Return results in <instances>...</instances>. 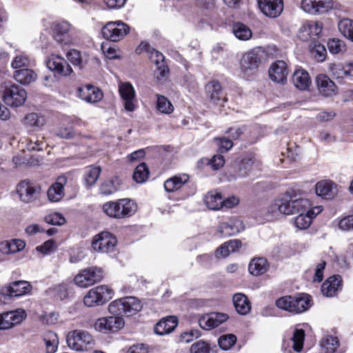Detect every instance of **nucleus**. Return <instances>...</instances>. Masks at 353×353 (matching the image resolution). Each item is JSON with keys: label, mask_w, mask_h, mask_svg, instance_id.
<instances>
[{"label": "nucleus", "mask_w": 353, "mask_h": 353, "mask_svg": "<svg viewBox=\"0 0 353 353\" xmlns=\"http://www.w3.org/2000/svg\"><path fill=\"white\" fill-rule=\"evenodd\" d=\"M309 207L310 201L307 199H296L285 194L272 202L268 208V212L273 216L290 215L305 211Z\"/></svg>", "instance_id": "1"}, {"label": "nucleus", "mask_w": 353, "mask_h": 353, "mask_svg": "<svg viewBox=\"0 0 353 353\" xmlns=\"http://www.w3.org/2000/svg\"><path fill=\"white\" fill-rule=\"evenodd\" d=\"M102 210L110 218L122 219L134 214L137 205L133 200L125 198L103 203Z\"/></svg>", "instance_id": "2"}, {"label": "nucleus", "mask_w": 353, "mask_h": 353, "mask_svg": "<svg viewBox=\"0 0 353 353\" xmlns=\"http://www.w3.org/2000/svg\"><path fill=\"white\" fill-rule=\"evenodd\" d=\"M312 298L306 294L296 296H283L275 301L276 306L292 314H297L307 310L311 307Z\"/></svg>", "instance_id": "3"}, {"label": "nucleus", "mask_w": 353, "mask_h": 353, "mask_svg": "<svg viewBox=\"0 0 353 353\" xmlns=\"http://www.w3.org/2000/svg\"><path fill=\"white\" fill-rule=\"evenodd\" d=\"M67 344L72 350L85 352L94 348L95 340L86 330H75L67 335Z\"/></svg>", "instance_id": "4"}, {"label": "nucleus", "mask_w": 353, "mask_h": 353, "mask_svg": "<svg viewBox=\"0 0 353 353\" xmlns=\"http://www.w3.org/2000/svg\"><path fill=\"white\" fill-rule=\"evenodd\" d=\"M114 291L109 286L101 285L90 289L83 298V303L88 307L103 305L114 296Z\"/></svg>", "instance_id": "5"}, {"label": "nucleus", "mask_w": 353, "mask_h": 353, "mask_svg": "<svg viewBox=\"0 0 353 353\" xmlns=\"http://www.w3.org/2000/svg\"><path fill=\"white\" fill-rule=\"evenodd\" d=\"M142 308L141 302L134 296H126L114 301L108 305L110 314H123L132 316L139 312Z\"/></svg>", "instance_id": "6"}, {"label": "nucleus", "mask_w": 353, "mask_h": 353, "mask_svg": "<svg viewBox=\"0 0 353 353\" xmlns=\"http://www.w3.org/2000/svg\"><path fill=\"white\" fill-rule=\"evenodd\" d=\"M103 279V270L97 267L81 270L74 277V283L80 288H88Z\"/></svg>", "instance_id": "7"}, {"label": "nucleus", "mask_w": 353, "mask_h": 353, "mask_svg": "<svg viewBox=\"0 0 353 353\" xmlns=\"http://www.w3.org/2000/svg\"><path fill=\"white\" fill-rule=\"evenodd\" d=\"M112 316L98 319L94 323L96 330L108 333L115 332L122 329L125 321L120 314H112Z\"/></svg>", "instance_id": "8"}, {"label": "nucleus", "mask_w": 353, "mask_h": 353, "mask_svg": "<svg viewBox=\"0 0 353 353\" xmlns=\"http://www.w3.org/2000/svg\"><path fill=\"white\" fill-rule=\"evenodd\" d=\"M130 31L129 26L120 21L106 23L102 28V34L107 40L117 42L121 40Z\"/></svg>", "instance_id": "9"}, {"label": "nucleus", "mask_w": 353, "mask_h": 353, "mask_svg": "<svg viewBox=\"0 0 353 353\" xmlns=\"http://www.w3.org/2000/svg\"><path fill=\"white\" fill-rule=\"evenodd\" d=\"M27 99V92L24 88L13 84L6 87L3 91V100L5 103L11 107L21 106Z\"/></svg>", "instance_id": "10"}, {"label": "nucleus", "mask_w": 353, "mask_h": 353, "mask_svg": "<svg viewBox=\"0 0 353 353\" xmlns=\"http://www.w3.org/2000/svg\"><path fill=\"white\" fill-rule=\"evenodd\" d=\"M40 187L28 181H23L17 187V192L21 201L25 203L34 202L40 196Z\"/></svg>", "instance_id": "11"}, {"label": "nucleus", "mask_w": 353, "mask_h": 353, "mask_svg": "<svg viewBox=\"0 0 353 353\" xmlns=\"http://www.w3.org/2000/svg\"><path fill=\"white\" fill-rule=\"evenodd\" d=\"M116 244L115 236L108 232H103L94 236L92 247L95 251L107 253L113 251Z\"/></svg>", "instance_id": "12"}, {"label": "nucleus", "mask_w": 353, "mask_h": 353, "mask_svg": "<svg viewBox=\"0 0 353 353\" xmlns=\"http://www.w3.org/2000/svg\"><path fill=\"white\" fill-rule=\"evenodd\" d=\"M26 317L25 310L17 309L0 314V330H8L21 323Z\"/></svg>", "instance_id": "13"}, {"label": "nucleus", "mask_w": 353, "mask_h": 353, "mask_svg": "<svg viewBox=\"0 0 353 353\" xmlns=\"http://www.w3.org/2000/svg\"><path fill=\"white\" fill-rule=\"evenodd\" d=\"M260 11L267 17L274 19L283 11V0H257Z\"/></svg>", "instance_id": "14"}, {"label": "nucleus", "mask_w": 353, "mask_h": 353, "mask_svg": "<svg viewBox=\"0 0 353 353\" xmlns=\"http://www.w3.org/2000/svg\"><path fill=\"white\" fill-rule=\"evenodd\" d=\"M301 9L309 14H323L333 8L331 0H302Z\"/></svg>", "instance_id": "15"}, {"label": "nucleus", "mask_w": 353, "mask_h": 353, "mask_svg": "<svg viewBox=\"0 0 353 353\" xmlns=\"http://www.w3.org/2000/svg\"><path fill=\"white\" fill-rule=\"evenodd\" d=\"M261 61L254 51H250L245 53L240 61L241 70L246 75L250 76L258 71Z\"/></svg>", "instance_id": "16"}, {"label": "nucleus", "mask_w": 353, "mask_h": 353, "mask_svg": "<svg viewBox=\"0 0 353 353\" xmlns=\"http://www.w3.org/2000/svg\"><path fill=\"white\" fill-rule=\"evenodd\" d=\"M52 37L55 41L62 44H68L71 41L70 30L71 25L65 21L54 22L51 25Z\"/></svg>", "instance_id": "17"}, {"label": "nucleus", "mask_w": 353, "mask_h": 353, "mask_svg": "<svg viewBox=\"0 0 353 353\" xmlns=\"http://www.w3.org/2000/svg\"><path fill=\"white\" fill-rule=\"evenodd\" d=\"M46 65L51 71L62 76L70 75L72 72V68L67 61L58 55H51L46 61Z\"/></svg>", "instance_id": "18"}, {"label": "nucleus", "mask_w": 353, "mask_h": 353, "mask_svg": "<svg viewBox=\"0 0 353 353\" xmlns=\"http://www.w3.org/2000/svg\"><path fill=\"white\" fill-rule=\"evenodd\" d=\"M228 319V314L225 313L213 312L203 314L199 319L200 327L204 330H212L226 321Z\"/></svg>", "instance_id": "19"}, {"label": "nucleus", "mask_w": 353, "mask_h": 353, "mask_svg": "<svg viewBox=\"0 0 353 353\" xmlns=\"http://www.w3.org/2000/svg\"><path fill=\"white\" fill-rule=\"evenodd\" d=\"M77 93L80 99L90 103L101 101L103 97L101 90L89 84L79 87L77 90Z\"/></svg>", "instance_id": "20"}, {"label": "nucleus", "mask_w": 353, "mask_h": 353, "mask_svg": "<svg viewBox=\"0 0 353 353\" xmlns=\"http://www.w3.org/2000/svg\"><path fill=\"white\" fill-rule=\"evenodd\" d=\"M245 228L243 223L236 218H231L220 224L218 232L223 236H230L237 234Z\"/></svg>", "instance_id": "21"}, {"label": "nucleus", "mask_w": 353, "mask_h": 353, "mask_svg": "<svg viewBox=\"0 0 353 353\" xmlns=\"http://www.w3.org/2000/svg\"><path fill=\"white\" fill-rule=\"evenodd\" d=\"M268 73L272 81L277 83H285L288 74L287 64L283 61H277L271 65Z\"/></svg>", "instance_id": "22"}, {"label": "nucleus", "mask_w": 353, "mask_h": 353, "mask_svg": "<svg viewBox=\"0 0 353 353\" xmlns=\"http://www.w3.org/2000/svg\"><path fill=\"white\" fill-rule=\"evenodd\" d=\"M119 92L121 99L124 101L125 110L133 112L135 110V105L133 102L135 98V90L130 83H121L119 85Z\"/></svg>", "instance_id": "23"}, {"label": "nucleus", "mask_w": 353, "mask_h": 353, "mask_svg": "<svg viewBox=\"0 0 353 353\" xmlns=\"http://www.w3.org/2000/svg\"><path fill=\"white\" fill-rule=\"evenodd\" d=\"M319 92L325 97H332L337 93L335 83L325 74H319L316 79Z\"/></svg>", "instance_id": "24"}, {"label": "nucleus", "mask_w": 353, "mask_h": 353, "mask_svg": "<svg viewBox=\"0 0 353 353\" xmlns=\"http://www.w3.org/2000/svg\"><path fill=\"white\" fill-rule=\"evenodd\" d=\"M67 183V179L64 176H60L57 181L49 188L47 195L50 201L58 202L64 196V186Z\"/></svg>", "instance_id": "25"}, {"label": "nucleus", "mask_w": 353, "mask_h": 353, "mask_svg": "<svg viewBox=\"0 0 353 353\" xmlns=\"http://www.w3.org/2000/svg\"><path fill=\"white\" fill-rule=\"evenodd\" d=\"M342 288V280L340 276L329 277L322 285L321 292L327 297H332L336 294Z\"/></svg>", "instance_id": "26"}, {"label": "nucleus", "mask_w": 353, "mask_h": 353, "mask_svg": "<svg viewBox=\"0 0 353 353\" xmlns=\"http://www.w3.org/2000/svg\"><path fill=\"white\" fill-rule=\"evenodd\" d=\"M31 290L30 283L25 281L12 283L3 290V294L9 296H21L28 294Z\"/></svg>", "instance_id": "27"}, {"label": "nucleus", "mask_w": 353, "mask_h": 353, "mask_svg": "<svg viewBox=\"0 0 353 353\" xmlns=\"http://www.w3.org/2000/svg\"><path fill=\"white\" fill-rule=\"evenodd\" d=\"M331 75L336 79H343L345 77H353V63L345 65L341 63H331L329 64Z\"/></svg>", "instance_id": "28"}, {"label": "nucleus", "mask_w": 353, "mask_h": 353, "mask_svg": "<svg viewBox=\"0 0 353 353\" xmlns=\"http://www.w3.org/2000/svg\"><path fill=\"white\" fill-rule=\"evenodd\" d=\"M178 321L175 316H168L159 321L154 328L158 335H165L172 332L177 326Z\"/></svg>", "instance_id": "29"}, {"label": "nucleus", "mask_w": 353, "mask_h": 353, "mask_svg": "<svg viewBox=\"0 0 353 353\" xmlns=\"http://www.w3.org/2000/svg\"><path fill=\"white\" fill-rule=\"evenodd\" d=\"M292 82L296 88L305 90L311 85V79L306 70L299 69L295 70L292 75Z\"/></svg>", "instance_id": "30"}, {"label": "nucleus", "mask_w": 353, "mask_h": 353, "mask_svg": "<svg viewBox=\"0 0 353 353\" xmlns=\"http://www.w3.org/2000/svg\"><path fill=\"white\" fill-rule=\"evenodd\" d=\"M189 180L187 174L176 175L164 183V188L168 192H172L181 188Z\"/></svg>", "instance_id": "31"}, {"label": "nucleus", "mask_w": 353, "mask_h": 353, "mask_svg": "<svg viewBox=\"0 0 353 353\" xmlns=\"http://www.w3.org/2000/svg\"><path fill=\"white\" fill-rule=\"evenodd\" d=\"M233 303L236 312L241 315L248 314L251 310L250 302L244 294H235L233 296Z\"/></svg>", "instance_id": "32"}, {"label": "nucleus", "mask_w": 353, "mask_h": 353, "mask_svg": "<svg viewBox=\"0 0 353 353\" xmlns=\"http://www.w3.org/2000/svg\"><path fill=\"white\" fill-rule=\"evenodd\" d=\"M269 268V264L265 258L253 259L249 263V272L254 276H260L265 274Z\"/></svg>", "instance_id": "33"}, {"label": "nucleus", "mask_w": 353, "mask_h": 353, "mask_svg": "<svg viewBox=\"0 0 353 353\" xmlns=\"http://www.w3.org/2000/svg\"><path fill=\"white\" fill-rule=\"evenodd\" d=\"M206 90L209 94L210 99L215 103L222 101H226L227 99L222 94L221 84L216 81H212L206 85Z\"/></svg>", "instance_id": "34"}, {"label": "nucleus", "mask_w": 353, "mask_h": 353, "mask_svg": "<svg viewBox=\"0 0 353 353\" xmlns=\"http://www.w3.org/2000/svg\"><path fill=\"white\" fill-rule=\"evenodd\" d=\"M22 123L26 128L33 130L40 129L46 123V119L43 116L37 113H29L23 119Z\"/></svg>", "instance_id": "35"}, {"label": "nucleus", "mask_w": 353, "mask_h": 353, "mask_svg": "<svg viewBox=\"0 0 353 353\" xmlns=\"http://www.w3.org/2000/svg\"><path fill=\"white\" fill-rule=\"evenodd\" d=\"M13 76L17 82L23 85H28L37 78V74L32 70L28 68L17 70L14 72Z\"/></svg>", "instance_id": "36"}, {"label": "nucleus", "mask_w": 353, "mask_h": 353, "mask_svg": "<svg viewBox=\"0 0 353 353\" xmlns=\"http://www.w3.org/2000/svg\"><path fill=\"white\" fill-rule=\"evenodd\" d=\"M150 59L156 65L157 69L159 70L160 75L161 77H165L168 72V68L164 62L163 54L161 52L152 49L150 51Z\"/></svg>", "instance_id": "37"}, {"label": "nucleus", "mask_w": 353, "mask_h": 353, "mask_svg": "<svg viewBox=\"0 0 353 353\" xmlns=\"http://www.w3.org/2000/svg\"><path fill=\"white\" fill-rule=\"evenodd\" d=\"M316 192L317 195L326 199L333 198L336 194L333 183L327 181L318 182L316 185Z\"/></svg>", "instance_id": "38"}, {"label": "nucleus", "mask_w": 353, "mask_h": 353, "mask_svg": "<svg viewBox=\"0 0 353 353\" xmlns=\"http://www.w3.org/2000/svg\"><path fill=\"white\" fill-rule=\"evenodd\" d=\"M204 201L210 210H218L223 208V197L219 192H208L204 198Z\"/></svg>", "instance_id": "39"}, {"label": "nucleus", "mask_w": 353, "mask_h": 353, "mask_svg": "<svg viewBox=\"0 0 353 353\" xmlns=\"http://www.w3.org/2000/svg\"><path fill=\"white\" fill-rule=\"evenodd\" d=\"M101 171L100 167L98 166H89L85 168L83 177L85 185L88 188L96 183L99 177Z\"/></svg>", "instance_id": "40"}, {"label": "nucleus", "mask_w": 353, "mask_h": 353, "mask_svg": "<svg viewBox=\"0 0 353 353\" xmlns=\"http://www.w3.org/2000/svg\"><path fill=\"white\" fill-rule=\"evenodd\" d=\"M339 30L347 39L353 41V21L349 19L341 20L338 24Z\"/></svg>", "instance_id": "41"}, {"label": "nucleus", "mask_w": 353, "mask_h": 353, "mask_svg": "<svg viewBox=\"0 0 353 353\" xmlns=\"http://www.w3.org/2000/svg\"><path fill=\"white\" fill-rule=\"evenodd\" d=\"M149 169L144 163L139 164L133 174V179L138 183H142L147 181L149 176Z\"/></svg>", "instance_id": "42"}, {"label": "nucleus", "mask_w": 353, "mask_h": 353, "mask_svg": "<svg viewBox=\"0 0 353 353\" xmlns=\"http://www.w3.org/2000/svg\"><path fill=\"white\" fill-rule=\"evenodd\" d=\"M233 32L236 38L243 41L248 40L252 37V32L250 28L241 23L234 25Z\"/></svg>", "instance_id": "43"}, {"label": "nucleus", "mask_w": 353, "mask_h": 353, "mask_svg": "<svg viewBox=\"0 0 353 353\" xmlns=\"http://www.w3.org/2000/svg\"><path fill=\"white\" fill-rule=\"evenodd\" d=\"M157 108L163 114H170L174 111L171 102L164 96L157 94Z\"/></svg>", "instance_id": "44"}, {"label": "nucleus", "mask_w": 353, "mask_h": 353, "mask_svg": "<svg viewBox=\"0 0 353 353\" xmlns=\"http://www.w3.org/2000/svg\"><path fill=\"white\" fill-rule=\"evenodd\" d=\"M304 212H300V214L294 219L295 226L300 230L308 228L312 223V216L310 215V212H307L306 214H304Z\"/></svg>", "instance_id": "45"}, {"label": "nucleus", "mask_w": 353, "mask_h": 353, "mask_svg": "<svg viewBox=\"0 0 353 353\" xmlns=\"http://www.w3.org/2000/svg\"><path fill=\"white\" fill-rule=\"evenodd\" d=\"M67 58L74 66L79 68H83L87 63V60L81 55V52L77 50H70L67 53Z\"/></svg>", "instance_id": "46"}, {"label": "nucleus", "mask_w": 353, "mask_h": 353, "mask_svg": "<svg viewBox=\"0 0 353 353\" xmlns=\"http://www.w3.org/2000/svg\"><path fill=\"white\" fill-rule=\"evenodd\" d=\"M44 342L48 353H54L57 351L59 342L57 335L54 332H48L45 336Z\"/></svg>", "instance_id": "47"}, {"label": "nucleus", "mask_w": 353, "mask_h": 353, "mask_svg": "<svg viewBox=\"0 0 353 353\" xmlns=\"http://www.w3.org/2000/svg\"><path fill=\"white\" fill-rule=\"evenodd\" d=\"M323 26L321 22L318 21H308L303 26V30L309 36H318L322 31Z\"/></svg>", "instance_id": "48"}, {"label": "nucleus", "mask_w": 353, "mask_h": 353, "mask_svg": "<svg viewBox=\"0 0 353 353\" xmlns=\"http://www.w3.org/2000/svg\"><path fill=\"white\" fill-rule=\"evenodd\" d=\"M101 50L104 55L109 59H119L120 58V52L115 47L112 46L109 43H102Z\"/></svg>", "instance_id": "49"}, {"label": "nucleus", "mask_w": 353, "mask_h": 353, "mask_svg": "<svg viewBox=\"0 0 353 353\" xmlns=\"http://www.w3.org/2000/svg\"><path fill=\"white\" fill-rule=\"evenodd\" d=\"M236 342V336L232 334L222 335L219 339V345L224 350H230Z\"/></svg>", "instance_id": "50"}, {"label": "nucleus", "mask_w": 353, "mask_h": 353, "mask_svg": "<svg viewBox=\"0 0 353 353\" xmlns=\"http://www.w3.org/2000/svg\"><path fill=\"white\" fill-rule=\"evenodd\" d=\"M327 48L332 54H338L345 50L343 41L338 39H332L327 41Z\"/></svg>", "instance_id": "51"}, {"label": "nucleus", "mask_w": 353, "mask_h": 353, "mask_svg": "<svg viewBox=\"0 0 353 353\" xmlns=\"http://www.w3.org/2000/svg\"><path fill=\"white\" fill-rule=\"evenodd\" d=\"M305 339V332L303 330H296L294 332L292 341L293 348L295 351L299 352L302 350Z\"/></svg>", "instance_id": "52"}, {"label": "nucleus", "mask_w": 353, "mask_h": 353, "mask_svg": "<svg viewBox=\"0 0 353 353\" xmlns=\"http://www.w3.org/2000/svg\"><path fill=\"white\" fill-rule=\"evenodd\" d=\"M57 135L62 139H73L79 137V134L75 131L72 127H61Z\"/></svg>", "instance_id": "53"}, {"label": "nucleus", "mask_w": 353, "mask_h": 353, "mask_svg": "<svg viewBox=\"0 0 353 353\" xmlns=\"http://www.w3.org/2000/svg\"><path fill=\"white\" fill-rule=\"evenodd\" d=\"M338 228L344 232L353 231V215H348L339 219Z\"/></svg>", "instance_id": "54"}, {"label": "nucleus", "mask_w": 353, "mask_h": 353, "mask_svg": "<svg viewBox=\"0 0 353 353\" xmlns=\"http://www.w3.org/2000/svg\"><path fill=\"white\" fill-rule=\"evenodd\" d=\"M46 223L54 225H62L65 223V218L59 213H53L44 217Z\"/></svg>", "instance_id": "55"}, {"label": "nucleus", "mask_w": 353, "mask_h": 353, "mask_svg": "<svg viewBox=\"0 0 353 353\" xmlns=\"http://www.w3.org/2000/svg\"><path fill=\"white\" fill-rule=\"evenodd\" d=\"M191 353H210V347L208 343L203 341H199L191 345Z\"/></svg>", "instance_id": "56"}, {"label": "nucleus", "mask_w": 353, "mask_h": 353, "mask_svg": "<svg viewBox=\"0 0 353 353\" xmlns=\"http://www.w3.org/2000/svg\"><path fill=\"white\" fill-rule=\"evenodd\" d=\"M117 190V186L111 179L104 181L100 188L101 193L105 195L111 194L115 192Z\"/></svg>", "instance_id": "57"}, {"label": "nucleus", "mask_w": 353, "mask_h": 353, "mask_svg": "<svg viewBox=\"0 0 353 353\" xmlns=\"http://www.w3.org/2000/svg\"><path fill=\"white\" fill-rule=\"evenodd\" d=\"M339 342L336 337L328 336L323 344L326 353H334L339 347Z\"/></svg>", "instance_id": "58"}, {"label": "nucleus", "mask_w": 353, "mask_h": 353, "mask_svg": "<svg viewBox=\"0 0 353 353\" xmlns=\"http://www.w3.org/2000/svg\"><path fill=\"white\" fill-rule=\"evenodd\" d=\"M214 141L216 142L219 149L221 152H228L233 146L231 139L217 137L214 139Z\"/></svg>", "instance_id": "59"}, {"label": "nucleus", "mask_w": 353, "mask_h": 353, "mask_svg": "<svg viewBox=\"0 0 353 353\" xmlns=\"http://www.w3.org/2000/svg\"><path fill=\"white\" fill-rule=\"evenodd\" d=\"M11 65L15 69H22L21 68H26L29 65V59L23 54L16 56L12 61Z\"/></svg>", "instance_id": "60"}, {"label": "nucleus", "mask_w": 353, "mask_h": 353, "mask_svg": "<svg viewBox=\"0 0 353 353\" xmlns=\"http://www.w3.org/2000/svg\"><path fill=\"white\" fill-rule=\"evenodd\" d=\"M201 336L200 331L198 330H191L188 332H185L181 334L180 340L183 343H190L195 339L199 338Z\"/></svg>", "instance_id": "61"}, {"label": "nucleus", "mask_w": 353, "mask_h": 353, "mask_svg": "<svg viewBox=\"0 0 353 353\" xmlns=\"http://www.w3.org/2000/svg\"><path fill=\"white\" fill-rule=\"evenodd\" d=\"M8 244L10 254L19 252L22 250L26 246L25 242L20 239H13L12 241H8Z\"/></svg>", "instance_id": "62"}, {"label": "nucleus", "mask_w": 353, "mask_h": 353, "mask_svg": "<svg viewBox=\"0 0 353 353\" xmlns=\"http://www.w3.org/2000/svg\"><path fill=\"white\" fill-rule=\"evenodd\" d=\"M45 146V142L40 140L30 139L26 144L27 149L30 151H41Z\"/></svg>", "instance_id": "63"}, {"label": "nucleus", "mask_w": 353, "mask_h": 353, "mask_svg": "<svg viewBox=\"0 0 353 353\" xmlns=\"http://www.w3.org/2000/svg\"><path fill=\"white\" fill-rule=\"evenodd\" d=\"M149 347L143 343H137L131 345L125 353H148Z\"/></svg>", "instance_id": "64"}]
</instances>
